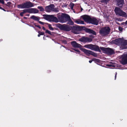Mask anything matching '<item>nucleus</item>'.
Returning a JSON list of instances; mask_svg holds the SVG:
<instances>
[{
  "mask_svg": "<svg viewBox=\"0 0 127 127\" xmlns=\"http://www.w3.org/2000/svg\"><path fill=\"white\" fill-rule=\"evenodd\" d=\"M48 27L50 30L51 31H53L54 30H57L58 29L56 28H53L51 24H48Z\"/></svg>",
  "mask_w": 127,
  "mask_h": 127,
  "instance_id": "nucleus-22",
  "label": "nucleus"
},
{
  "mask_svg": "<svg viewBox=\"0 0 127 127\" xmlns=\"http://www.w3.org/2000/svg\"><path fill=\"white\" fill-rule=\"evenodd\" d=\"M42 29H43L44 30H46L45 29V28L44 27H42Z\"/></svg>",
  "mask_w": 127,
  "mask_h": 127,
  "instance_id": "nucleus-49",
  "label": "nucleus"
},
{
  "mask_svg": "<svg viewBox=\"0 0 127 127\" xmlns=\"http://www.w3.org/2000/svg\"><path fill=\"white\" fill-rule=\"evenodd\" d=\"M30 18L34 21H38L39 23L41 25H44L45 23L39 21L40 19V17H39L36 16L34 15H32L30 17Z\"/></svg>",
  "mask_w": 127,
  "mask_h": 127,
  "instance_id": "nucleus-10",
  "label": "nucleus"
},
{
  "mask_svg": "<svg viewBox=\"0 0 127 127\" xmlns=\"http://www.w3.org/2000/svg\"><path fill=\"white\" fill-rule=\"evenodd\" d=\"M117 23V24H118L119 23Z\"/></svg>",
  "mask_w": 127,
  "mask_h": 127,
  "instance_id": "nucleus-57",
  "label": "nucleus"
},
{
  "mask_svg": "<svg viewBox=\"0 0 127 127\" xmlns=\"http://www.w3.org/2000/svg\"><path fill=\"white\" fill-rule=\"evenodd\" d=\"M55 6L53 4V6H52V11L55 12H58L59 11V10H58V8H54V7Z\"/></svg>",
  "mask_w": 127,
  "mask_h": 127,
  "instance_id": "nucleus-23",
  "label": "nucleus"
},
{
  "mask_svg": "<svg viewBox=\"0 0 127 127\" xmlns=\"http://www.w3.org/2000/svg\"><path fill=\"white\" fill-rule=\"evenodd\" d=\"M123 28L121 27H119V30L120 31H122L123 30Z\"/></svg>",
  "mask_w": 127,
  "mask_h": 127,
  "instance_id": "nucleus-38",
  "label": "nucleus"
},
{
  "mask_svg": "<svg viewBox=\"0 0 127 127\" xmlns=\"http://www.w3.org/2000/svg\"><path fill=\"white\" fill-rule=\"evenodd\" d=\"M80 20H79V21H76V23H77V24H80Z\"/></svg>",
  "mask_w": 127,
  "mask_h": 127,
  "instance_id": "nucleus-42",
  "label": "nucleus"
},
{
  "mask_svg": "<svg viewBox=\"0 0 127 127\" xmlns=\"http://www.w3.org/2000/svg\"><path fill=\"white\" fill-rule=\"evenodd\" d=\"M120 62L122 64L124 65L127 64V53L123 54L120 57Z\"/></svg>",
  "mask_w": 127,
  "mask_h": 127,
  "instance_id": "nucleus-7",
  "label": "nucleus"
},
{
  "mask_svg": "<svg viewBox=\"0 0 127 127\" xmlns=\"http://www.w3.org/2000/svg\"><path fill=\"white\" fill-rule=\"evenodd\" d=\"M26 16H30V14H27Z\"/></svg>",
  "mask_w": 127,
  "mask_h": 127,
  "instance_id": "nucleus-53",
  "label": "nucleus"
},
{
  "mask_svg": "<svg viewBox=\"0 0 127 127\" xmlns=\"http://www.w3.org/2000/svg\"><path fill=\"white\" fill-rule=\"evenodd\" d=\"M51 72V71L50 70H48L47 71V73H50Z\"/></svg>",
  "mask_w": 127,
  "mask_h": 127,
  "instance_id": "nucleus-47",
  "label": "nucleus"
},
{
  "mask_svg": "<svg viewBox=\"0 0 127 127\" xmlns=\"http://www.w3.org/2000/svg\"><path fill=\"white\" fill-rule=\"evenodd\" d=\"M126 25H127V21H126L125 22Z\"/></svg>",
  "mask_w": 127,
  "mask_h": 127,
  "instance_id": "nucleus-52",
  "label": "nucleus"
},
{
  "mask_svg": "<svg viewBox=\"0 0 127 127\" xmlns=\"http://www.w3.org/2000/svg\"><path fill=\"white\" fill-rule=\"evenodd\" d=\"M0 2L2 4H4V3L3 0H0Z\"/></svg>",
  "mask_w": 127,
  "mask_h": 127,
  "instance_id": "nucleus-41",
  "label": "nucleus"
},
{
  "mask_svg": "<svg viewBox=\"0 0 127 127\" xmlns=\"http://www.w3.org/2000/svg\"><path fill=\"white\" fill-rule=\"evenodd\" d=\"M3 10L4 11H6V10L2 8V9H1Z\"/></svg>",
  "mask_w": 127,
  "mask_h": 127,
  "instance_id": "nucleus-50",
  "label": "nucleus"
},
{
  "mask_svg": "<svg viewBox=\"0 0 127 127\" xmlns=\"http://www.w3.org/2000/svg\"><path fill=\"white\" fill-rule=\"evenodd\" d=\"M62 42L63 43H64L65 44H66L67 43V41L66 40H62Z\"/></svg>",
  "mask_w": 127,
  "mask_h": 127,
  "instance_id": "nucleus-35",
  "label": "nucleus"
},
{
  "mask_svg": "<svg viewBox=\"0 0 127 127\" xmlns=\"http://www.w3.org/2000/svg\"><path fill=\"white\" fill-rule=\"evenodd\" d=\"M83 18L86 22L90 24L92 18L89 16L85 15L83 16Z\"/></svg>",
  "mask_w": 127,
  "mask_h": 127,
  "instance_id": "nucleus-14",
  "label": "nucleus"
},
{
  "mask_svg": "<svg viewBox=\"0 0 127 127\" xmlns=\"http://www.w3.org/2000/svg\"><path fill=\"white\" fill-rule=\"evenodd\" d=\"M72 46L74 48H80L82 46L79 44L77 43L76 41H72L71 42Z\"/></svg>",
  "mask_w": 127,
  "mask_h": 127,
  "instance_id": "nucleus-15",
  "label": "nucleus"
},
{
  "mask_svg": "<svg viewBox=\"0 0 127 127\" xmlns=\"http://www.w3.org/2000/svg\"><path fill=\"white\" fill-rule=\"evenodd\" d=\"M74 4L72 3L71 2L70 4V6L72 10L73 9L74 6Z\"/></svg>",
  "mask_w": 127,
  "mask_h": 127,
  "instance_id": "nucleus-30",
  "label": "nucleus"
},
{
  "mask_svg": "<svg viewBox=\"0 0 127 127\" xmlns=\"http://www.w3.org/2000/svg\"><path fill=\"white\" fill-rule=\"evenodd\" d=\"M120 19H119V18H116V20H118V21H121L120 20Z\"/></svg>",
  "mask_w": 127,
  "mask_h": 127,
  "instance_id": "nucleus-48",
  "label": "nucleus"
},
{
  "mask_svg": "<svg viewBox=\"0 0 127 127\" xmlns=\"http://www.w3.org/2000/svg\"><path fill=\"white\" fill-rule=\"evenodd\" d=\"M0 2L2 4H4V3L3 0H0Z\"/></svg>",
  "mask_w": 127,
  "mask_h": 127,
  "instance_id": "nucleus-40",
  "label": "nucleus"
},
{
  "mask_svg": "<svg viewBox=\"0 0 127 127\" xmlns=\"http://www.w3.org/2000/svg\"><path fill=\"white\" fill-rule=\"evenodd\" d=\"M109 1V0H102L101 1V2L107 4Z\"/></svg>",
  "mask_w": 127,
  "mask_h": 127,
  "instance_id": "nucleus-28",
  "label": "nucleus"
},
{
  "mask_svg": "<svg viewBox=\"0 0 127 127\" xmlns=\"http://www.w3.org/2000/svg\"><path fill=\"white\" fill-rule=\"evenodd\" d=\"M81 50L84 53L88 56H89L91 54L92 51L87 50L85 48H82Z\"/></svg>",
  "mask_w": 127,
  "mask_h": 127,
  "instance_id": "nucleus-18",
  "label": "nucleus"
},
{
  "mask_svg": "<svg viewBox=\"0 0 127 127\" xmlns=\"http://www.w3.org/2000/svg\"><path fill=\"white\" fill-rule=\"evenodd\" d=\"M38 33H39L41 35H44V34H45V33L44 32H40V31H39L38 32Z\"/></svg>",
  "mask_w": 127,
  "mask_h": 127,
  "instance_id": "nucleus-36",
  "label": "nucleus"
},
{
  "mask_svg": "<svg viewBox=\"0 0 127 127\" xmlns=\"http://www.w3.org/2000/svg\"><path fill=\"white\" fill-rule=\"evenodd\" d=\"M30 9V13H36L39 12V10L35 8H31Z\"/></svg>",
  "mask_w": 127,
  "mask_h": 127,
  "instance_id": "nucleus-19",
  "label": "nucleus"
},
{
  "mask_svg": "<svg viewBox=\"0 0 127 127\" xmlns=\"http://www.w3.org/2000/svg\"><path fill=\"white\" fill-rule=\"evenodd\" d=\"M24 4L25 8H29L33 6L32 3L30 1L24 2Z\"/></svg>",
  "mask_w": 127,
  "mask_h": 127,
  "instance_id": "nucleus-13",
  "label": "nucleus"
},
{
  "mask_svg": "<svg viewBox=\"0 0 127 127\" xmlns=\"http://www.w3.org/2000/svg\"><path fill=\"white\" fill-rule=\"evenodd\" d=\"M53 6V4H52L48 6H46L45 7V11L46 12H50L51 11H52Z\"/></svg>",
  "mask_w": 127,
  "mask_h": 127,
  "instance_id": "nucleus-17",
  "label": "nucleus"
},
{
  "mask_svg": "<svg viewBox=\"0 0 127 127\" xmlns=\"http://www.w3.org/2000/svg\"><path fill=\"white\" fill-rule=\"evenodd\" d=\"M70 17L68 14L64 13H62L61 15H58L57 16L60 21L62 23L67 22V20Z\"/></svg>",
  "mask_w": 127,
  "mask_h": 127,
  "instance_id": "nucleus-4",
  "label": "nucleus"
},
{
  "mask_svg": "<svg viewBox=\"0 0 127 127\" xmlns=\"http://www.w3.org/2000/svg\"><path fill=\"white\" fill-rule=\"evenodd\" d=\"M24 13H30V9H24L23 11Z\"/></svg>",
  "mask_w": 127,
  "mask_h": 127,
  "instance_id": "nucleus-26",
  "label": "nucleus"
},
{
  "mask_svg": "<svg viewBox=\"0 0 127 127\" xmlns=\"http://www.w3.org/2000/svg\"><path fill=\"white\" fill-rule=\"evenodd\" d=\"M116 5L119 7H116L114 12L116 15L122 16L125 18H127V14L121 8H122L124 3V0H116Z\"/></svg>",
  "mask_w": 127,
  "mask_h": 127,
  "instance_id": "nucleus-3",
  "label": "nucleus"
},
{
  "mask_svg": "<svg viewBox=\"0 0 127 127\" xmlns=\"http://www.w3.org/2000/svg\"><path fill=\"white\" fill-rule=\"evenodd\" d=\"M80 24H83L84 23V21H83L80 20Z\"/></svg>",
  "mask_w": 127,
  "mask_h": 127,
  "instance_id": "nucleus-43",
  "label": "nucleus"
},
{
  "mask_svg": "<svg viewBox=\"0 0 127 127\" xmlns=\"http://www.w3.org/2000/svg\"><path fill=\"white\" fill-rule=\"evenodd\" d=\"M24 14V13H23V12H21L20 13V15L21 16L23 17V14Z\"/></svg>",
  "mask_w": 127,
  "mask_h": 127,
  "instance_id": "nucleus-39",
  "label": "nucleus"
},
{
  "mask_svg": "<svg viewBox=\"0 0 127 127\" xmlns=\"http://www.w3.org/2000/svg\"><path fill=\"white\" fill-rule=\"evenodd\" d=\"M34 25H35V27H37L39 29H41V28L40 26L38 25H36V23H34L33 24Z\"/></svg>",
  "mask_w": 127,
  "mask_h": 127,
  "instance_id": "nucleus-34",
  "label": "nucleus"
},
{
  "mask_svg": "<svg viewBox=\"0 0 127 127\" xmlns=\"http://www.w3.org/2000/svg\"><path fill=\"white\" fill-rule=\"evenodd\" d=\"M93 61H95V63H100V60L95 58L93 59Z\"/></svg>",
  "mask_w": 127,
  "mask_h": 127,
  "instance_id": "nucleus-27",
  "label": "nucleus"
},
{
  "mask_svg": "<svg viewBox=\"0 0 127 127\" xmlns=\"http://www.w3.org/2000/svg\"><path fill=\"white\" fill-rule=\"evenodd\" d=\"M122 39L121 38H117L115 40H113L111 42L117 45H120Z\"/></svg>",
  "mask_w": 127,
  "mask_h": 127,
  "instance_id": "nucleus-12",
  "label": "nucleus"
},
{
  "mask_svg": "<svg viewBox=\"0 0 127 127\" xmlns=\"http://www.w3.org/2000/svg\"><path fill=\"white\" fill-rule=\"evenodd\" d=\"M50 15L44 14L43 15V18L46 20L49 21Z\"/></svg>",
  "mask_w": 127,
  "mask_h": 127,
  "instance_id": "nucleus-21",
  "label": "nucleus"
},
{
  "mask_svg": "<svg viewBox=\"0 0 127 127\" xmlns=\"http://www.w3.org/2000/svg\"><path fill=\"white\" fill-rule=\"evenodd\" d=\"M121 25H126L125 22H123L121 23Z\"/></svg>",
  "mask_w": 127,
  "mask_h": 127,
  "instance_id": "nucleus-45",
  "label": "nucleus"
},
{
  "mask_svg": "<svg viewBox=\"0 0 127 127\" xmlns=\"http://www.w3.org/2000/svg\"><path fill=\"white\" fill-rule=\"evenodd\" d=\"M69 31H71L72 32L75 34L77 33V31L84 30L88 33L92 34L95 35H96V32L95 31L90 29L87 28L84 26L75 25L72 26H69Z\"/></svg>",
  "mask_w": 127,
  "mask_h": 127,
  "instance_id": "nucleus-2",
  "label": "nucleus"
},
{
  "mask_svg": "<svg viewBox=\"0 0 127 127\" xmlns=\"http://www.w3.org/2000/svg\"><path fill=\"white\" fill-rule=\"evenodd\" d=\"M45 33H47L50 35H52V34L51 32L50 31H49L47 30H46Z\"/></svg>",
  "mask_w": 127,
  "mask_h": 127,
  "instance_id": "nucleus-32",
  "label": "nucleus"
},
{
  "mask_svg": "<svg viewBox=\"0 0 127 127\" xmlns=\"http://www.w3.org/2000/svg\"><path fill=\"white\" fill-rule=\"evenodd\" d=\"M55 26L56 27L59 28L61 30L66 32L69 31V25H68L57 23L55 24Z\"/></svg>",
  "mask_w": 127,
  "mask_h": 127,
  "instance_id": "nucleus-5",
  "label": "nucleus"
},
{
  "mask_svg": "<svg viewBox=\"0 0 127 127\" xmlns=\"http://www.w3.org/2000/svg\"><path fill=\"white\" fill-rule=\"evenodd\" d=\"M11 3L10 2H8L7 4H6L5 5L9 7H10L11 6Z\"/></svg>",
  "mask_w": 127,
  "mask_h": 127,
  "instance_id": "nucleus-33",
  "label": "nucleus"
},
{
  "mask_svg": "<svg viewBox=\"0 0 127 127\" xmlns=\"http://www.w3.org/2000/svg\"><path fill=\"white\" fill-rule=\"evenodd\" d=\"M67 25L68 24L69 25H74V23L72 20L70 18V17L67 20Z\"/></svg>",
  "mask_w": 127,
  "mask_h": 127,
  "instance_id": "nucleus-20",
  "label": "nucleus"
},
{
  "mask_svg": "<svg viewBox=\"0 0 127 127\" xmlns=\"http://www.w3.org/2000/svg\"><path fill=\"white\" fill-rule=\"evenodd\" d=\"M37 8L40 11L43 12L45 11L44 9L42 6H38L37 7Z\"/></svg>",
  "mask_w": 127,
  "mask_h": 127,
  "instance_id": "nucleus-25",
  "label": "nucleus"
},
{
  "mask_svg": "<svg viewBox=\"0 0 127 127\" xmlns=\"http://www.w3.org/2000/svg\"><path fill=\"white\" fill-rule=\"evenodd\" d=\"M17 7L19 8H25L24 3L22 4H19L17 5Z\"/></svg>",
  "mask_w": 127,
  "mask_h": 127,
  "instance_id": "nucleus-24",
  "label": "nucleus"
},
{
  "mask_svg": "<svg viewBox=\"0 0 127 127\" xmlns=\"http://www.w3.org/2000/svg\"><path fill=\"white\" fill-rule=\"evenodd\" d=\"M127 40L122 39L121 44L120 48L122 50L126 49L127 48Z\"/></svg>",
  "mask_w": 127,
  "mask_h": 127,
  "instance_id": "nucleus-8",
  "label": "nucleus"
},
{
  "mask_svg": "<svg viewBox=\"0 0 127 127\" xmlns=\"http://www.w3.org/2000/svg\"><path fill=\"white\" fill-rule=\"evenodd\" d=\"M0 41H2L3 40H2V39H0Z\"/></svg>",
  "mask_w": 127,
  "mask_h": 127,
  "instance_id": "nucleus-54",
  "label": "nucleus"
},
{
  "mask_svg": "<svg viewBox=\"0 0 127 127\" xmlns=\"http://www.w3.org/2000/svg\"><path fill=\"white\" fill-rule=\"evenodd\" d=\"M110 29L109 27H105L101 28L99 30V33L102 36H105L109 34Z\"/></svg>",
  "mask_w": 127,
  "mask_h": 127,
  "instance_id": "nucleus-6",
  "label": "nucleus"
},
{
  "mask_svg": "<svg viewBox=\"0 0 127 127\" xmlns=\"http://www.w3.org/2000/svg\"><path fill=\"white\" fill-rule=\"evenodd\" d=\"M109 63L111 64H108L107 65V66L108 67H115V66L114 65V64H112V62H110Z\"/></svg>",
  "mask_w": 127,
  "mask_h": 127,
  "instance_id": "nucleus-29",
  "label": "nucleus"
},
{
  "mask_svg": "<svg viewBox=\"0 0 127 127\" xmlns=\"http://www.w3.org/2000/svg\"><path fill=\"white\" fill-rule=\"evenodd\" d=\"M26 18H27L26 17H24V19H26Z\"/></svg>",
  "mask_w": 127,
  "mask_h": 127,
  "instance_id": "nucleus-55",
  "label": "nucleus"
},
{
  "mask_svg": "<svg viewBox=\"0 0 127 127\" xmlns=\"http://www.w3.org/2000/svg\"><path fill=\"white\" fill-rule=\"evenodd\" d=\"M40 35H41L39 33V34L38 35V37H40Z\"/></svg>",
  "mask_w": 127,
  "mask_h": 127,
  "instance_id": "nucleus-51",
  "label": "nucleus"
},
{
  "mask_svg": "<svg viewBox=\"0 0 127 127\" xmlns=\"http://www.w3.org/2000/svg\"><path fill=\"white\" fill-rule=\"evenodd\" d=\"M85 48L90 49L92 50L101 52L100 49L103 53H106L108 55H111L115 53L114 50L112 49L109 47L105 48L102 47H100L96 45L91 44H86L84 46Z\"/></svg>",
  "mask_w": 127,
  "mask_h": 127,
  "instance_id": "nucleus-1",
  "label": "nucleus"
},
{
  "mask_svg": "<svg viewBox=\"0 0 127 127\" xmlns=\"http://www.w3.org/2000/svg\"><path fill=\"white\" fill-rule=\"evenodd\" d=\"M99 19H97L95 18H92L90 24H92L97 25L99 22Z\"/></svg>",
  "mask_w": 127,
  "mask_h": 127,
  "instance_id": "nucleus-11",
  "label": "nucleus"
},
{
  "mask_svg": "<svg viewBox=\"0 0 127 127\" xmlns=\"http://www.w3.org/2000/svg\"><path fill=\"white\" fill-rule=\"evenodd\" d=\"M91 54V55L95 57H96L97 56V55L96 53L93 52L92 51Z\"/></svg>",
  "mask_w": 127,
  "mask_h": 127,
  "instance_id": "nucleus-31",
  "label": "nucleus"
},
{
  "mask_svg": "<svg viewBox=\"0 0 127 127\" xmlns=\"http://www.w3.org/2000/svg\"><path fill=\"white\" fill-rule=\"evenodd\" d=\"M117 75V72H116L115 73V80H116V79Z\"/></svg>",
  "mask_w": 127,
  "mask_h": 127,
  "instance_id": "nucleus-44",
  "label": "nucleus"
},
{
  "mask_svg": "<svg viewBox=\"0 0 127 127\" xmlns=\"http://www.w3.org/2000/svg\"><path fill=\"white\" fill-rule=\"evenodd\" d=\"M79 40L81 42L86 43L91 42L92 41V38L89 37L82 36L79 39Z\"/></svg>",
  "mask_w": 127,
  "mask_h": 127,
  "instance_id": "nucleus-9",
  "label": "nucleus"
},
{
  "mask_svg": "<svg viewBox=\"0 0 127 127\" xmlns=\"http://www.w3.org/2000/svg\"><path fill=\"white\" fill-rule=\"evenodd\" d=\"M49 21L56 23H57L59 22L58 19L56 17L54 16L53 15H50Z\"/></svg>",
  "mask_w": 127,
  "mask_h": 127,
  "instance_id": "nucleus-16",
  "label": "nucleus"
},
{
  "mask_svg": "<svg viewBox=\"0 0 127 127\" xmlns=\"http://www.w3.org/2000/svg\"><path fill=\"white\" fill-rule=\"evenodd\" d=\"M92 61H93V59H92V60H90L89 61V62L90 63H91L92 62Z\"/></svg>",
  "mask_w": 127,
  "mask_h": 127,
  "instance_id": "nucleus-46",
  "label": "nucleus"
},
{
  "mask_svg": "<svg viewBox=\"0 0 127 127\" xmlns=\"http://www.w3.org/2000/svg\"><path fill=\"white\" fill-rule=\"evenodd\" d=\"M73 50H75V51H76L77 53L79 54L80 53V51L78 49H72Z\"/></svg>",
  "mask_w": 127,
  "mask_h": 127,
  "instance_id": "nucleus-37",
  "label": "nucleus"
},
{
  "mask_svg": "<svg viewBox=\"0 0 127 127\" xmlns=\"http://www.w3.org/2000/svg\"><path fill=\"white\" fill-rule=\"evenodd\" d=\"M83 10V9L82 8H81V11H82Z\"/></svg>",
  "mask_w": 127,
  "mask_h": 127,
  "instance_id": "nucleus-56",
  "label": "nucleus"
}]
</instances>
